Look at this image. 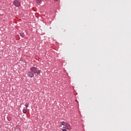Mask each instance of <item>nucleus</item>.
Wrapping results in <instances>:
<instances>
[{
	"instance_id": "obj_1",
	"label": "nucleus",
	"mask_w": 131,
	"mask_h": 131,
	"mask_svg": "<svg viewBox=\"0 0 131 131\" xmlns=\"http://www.w3.org/2000/svg\"><path fill=\"white\" fill-rule=\"evenodd\" d=\"M30 70L32 73H34V74H39L40 73V71L34 67H31L30 68Z\"/></svg>"
},
{
	"instance_id": "obj_2",
	"label": "nucleus",
	"mask_w": 131,
	"mask_h": 131,
	"mask_svg": "<svg viewBox=\"0 0 131 131\" xmlns=\"http://www.w3.org/2000/svg\"><path fill=\"white\" fill-rule=\"evenodd\" d=\"M13 4L15 7H19L21 6V3H20V1L18 0L14 1Z\"/></svg>"
},
{
	"instance_id": "obj_3",
	"label": "nucleus",
	"mask_w": 131,
	"mask_h": 131,
	"mask_svg": "<svg viewBox=\"0 0 131 131\" xmlns=\"http://www.w3.org/2000/svg\"><path fill=\"white\" fill-rule=\"evenodd\" d=\"M27 75L28 76H29V77H31V78L32 77H34V74L32 73V72H28L27 73Z\"/></svg>"
},
{
	"instance_id": "obj_4",
	"label": "nucleus",
	"mask_w": 131,
	"mask_h": 131,
	"mask_svg": "<svg viewBox=\"0 0 131 131\" xmlns=\"http://www.w3.org/2000/svg\"><path fill=\"white\" fill-rule=\"evenodd\" d=\"M66 127L67 129H68V130H70L72 128H71V125H70V124H69V123H67L66 124Z\"/></svg>"
},
{
	"instance_id": "obj_5",
	"label": "nucleus",
	"mask_w": 131,
	"mask_h": 131,
	"mask_svg": "<svg viewBox=\"0 0 131 131\" xmlns=\"http://www.w3.org/2000/svg\"><path fill=\"white\" fill-rule=\"evenodd\" d=\"M20 35L21 37H25V34H24V33H21L20 34Z\"/></svg>"
},
{
	"instance_id": "obj_6",
	"label": "nucleus",
	"mask_w": 131,
	"mask_h": 131,
	"mask_svg": "<svg viewBox=\"0 0 131 131\" xmlns=\"http://www.w3.org/2000/svg\"><path fill=\"white\" fill-rule=\"evenodd\" d=\"M66 122L65 121H62L61 123V125H66Z\"/></svg>"
},
{
	"instance_id": "obj_7",
	"label": "nucleus",
	"mask_w": 131,
	"mask_h": 131,
	"mask_svg": "<svg viewBox=\"0 0 131 131\" xmlns=\"http://www.w3.org/2000/svg\"><path fill=\"white\" fill-rule=\"evenodd\" d=\"M25 105L26 107V108H27V107H28V106H29V103H26Z\"/></svg>"
},
{
	"instance_id": "obj_8",
	"label": "nucleus",
	"mask_w": 131,
	"mask_h": 131,
	"mask_svg": "<svg viewBox=\"0 0 131 131\" xmlns=\"http://www.w3.org/2000/svg\"><path fill=\"white\" fill-rule=\"evenodd\" d=\"M23 113H24V114H26L27 113V111H26V110H25V109H24L23 110Z\"/></svg>"
},
{
	"instance_id": "obj_9",
	"label": "nucleus",
	"mask_w": 131,
	"mask_h": 131,
	"mask_svg": "<svg viewBox=\"0 0 131 131\" xmlns=\"http://www.w3.org/2000/svg\"><path fill=\"white\" fill-rule=\"evenodd\" d=\"M41 2V0H36L37 4H39Z\"/></svg>"
},
{
	"instance_id": "obj_10",
	"label": "nucleus",
	"mask_w": 131,
	"mask_h": 131,
	"mask_svg": "<svg viewBox=\"0 0 131 131\" xmlns=\"http://www.w3.org/2000/svg\"><path fill=\"white\" fill-rule=\"evenodd\" d=\"M62 131H67V130L66 129H62Z\"/></svg>"
},
{
	"instance_id": "obj_11",
	"label": "nucleus",
	"mask_w": 131,
	"mask_h": 131,
	"mask_svg": "<svg viewBox=\"0 0 131 131\" xmlns=\"http://www.w3.org/2000/svg\"><path fill=\"white\" fill-rule=\"evenodd\" d=\"M65 128H66V127H63V129H65Z\"/></svg>"
},
{
	"instance_id": "obj_12",
	"label": "nucleus",
	"mask_w": 131,
	"mask_h": 131,
	"mask_svg": "<svg viewBox=\"0 0 131 131\" xmlns=\"http://www.w3.org/2000/svg\"><path fill=\"white\" fill-rule=\"evenodd\" d=\"M55 2H57V1H58V0H55Z\"/></svg>"
}]
</instances>
